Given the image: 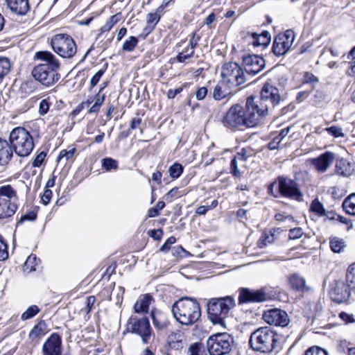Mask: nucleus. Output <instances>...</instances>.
Here are the masks:
<instances>
[{
    "label": "nucleus",
    "mask_w": 355,
    "mask_h": 355,
    "mask_svg": "<svg viewBox=\"0 0 355 355\" xmlns=\"http://www.w3.org/2000/svg\"><path fill=\"white\" fill-rule=\"evenodd\" d=\"M35 58L43 62L36 65L33 71V78L46 87H50L57 83L60 78L58 70L60 62L55 56L49 51H38Z\"/></svg>",
    "instance_id": "obj_1"
},
{
    "label": "nucleus",
    "mask_w": 355,
    "mask_h": 355,
    "mask_svg": "<svg viewBox=\"0 0 355 355\" xmlns=\"http://www.w3.org/2000/svg\"><path fill=\"white\" fill-rule=\"evenodd\" d=\"M171 311L175 320L186 326L196 323L201 315L199 303L196 299L188 297L175 301L172 305Z\"/></svg>",
    "instance_id": "obj_2"
},
{
    "label": "nucleus",
    "mask_w": 355,
    "mask_h": 355,
    "mask_svg": "<svg viewBox=\"0 0 355 355\" xmlns=\"http://www.w3.org/2000/svg\"><path fill=\"white\" fill-rule=\"evenodd\" d=\"M235 306L236 301L230 296L211 298L207 304L208 318L212 323L225 327V320L232 316L231 311Z\"/></svg>",
    "instance_id": "obj_3"
},
{
    "label": "nucleus",
    "mask_w": 355,
    "mask_h": 355,
    "mask_svg": "<svg viewBox=\"0 0 355 355\" xmlns=\"http://www.w3.org/2000/svg\"><path fill=\"white\" fill-rule=\"evenodd\" d=\"M277 337V333L270 328L261 327L251 334L249 344L254 351L270 353L276 347Z\"/></svg>",
    "instance_id": "obj_4"
},
{
    "label": "nucleus",
    "mask_w": 355,
    "mask_h": 355,
    "mask_svg": "<svg viewBox=\"0 0 355 355\" xmlns=\"http://www.w3.org/2000/svg\"><path fill=\"white\" fill-rule=\"evenodd\" d=\"M9 140L12 150L19 157L28 156L34 148L33 138L24 128H14L10 134Z\"/></svg>",
    "instance_id": "obj_5"
},
{
    "label": "nucleus",
    "mask_w": 355,
    "mask_h": 355,
    "mask_svg": "<svg viewBox=\"0 0 355 355\" xmlns=\"http://www.w3.org/2000/svg\"><path fill=\"white\" fill-rule=\"evenodd\" d=\"M221 122L225 127L232 130H243L252 128L245 107L239 104L232 105L228 110Z\"/></svg>",
    "instance_id": "obj_6"
},
{
    "label": "nucleus",
    "mask_w": 355,
    "mask_h": 355,
    "mask_svg": "<svg viewBox=\"0 0 355 355\" xmlns=\"http://www.w3.org/2000/svg\"><path fill=\"white\" fill-rule=\"evenodd\" d=\"M244 107L252 128L259 125L270 110L269 103H263L253 96L247 98Z\"/></svg>",
    "instance_id": "obj_7"
},
{
    "label": "nucleus",
    "mask_w": 355,
    "mask_h": 355,
    "mask_svg": "<svg viewBox=\"0 0 355 355\" xmlns=\"http://www.w3.org/2000/svg\"><path fill=\"white\" fill-rule=\"evenodd\" d=\"M17 191L10 185L0 187V219L12 216L17 209Z\"/></svg>",
    "instance_id": "obj_8"
},
{
    "label": "nucleus",
    "mask_w": 355,
    "mask_h": 355,
    "mask_svg": "<svg viewBox=\"0 0 355 355\" xmlns=\"http://www.w3.org/2000/svg\"><path fill=\"white\" fill-rule=\"evenodd\" d=\"M51 45L53 51L64 58H71L77 52L75 41L67 34L55 35L51 39Z\"/></svg>",
    "instance_id": "obj_9"
},
{
    "label": "nucleus",
    "mask_w": 355,
    "mask_h": 355,
    "mask_svg": "<svg viewBox=\"0 0 355 355\" xmlns=\"http://www.w3.org/2000/svg\"><path fill=\"white\" fill-rule=\"evenodd\" d=\"M233 338L227 333L213 334L207 340V348L210 355H225L232 349Z\"/></svg>",
    "instance_id": "obj_10"
},
{
    "label": "nucleus",
    "mask_w": 355,
    "mask_h": 355,
    "mask_svg": "<svg viewBox=\"0 0 355 355\" xmlns=\"http://www.w3.org/2000/svg\"><path fill=\"white\" fill-rule=\"evenodd\" d=\"M127 330L139 336L144 344L148 343L153 337V329L148 319L146 317L138 318L135 315H132L127 323Z\"/></svg>",
    "instance_id": "obj_11"
},
{
    "label": "nucleus",
    "mask_w": 355,
    "mask_h": 355,
    "mask_svg": "<svg viewBox=\"0 0 355 355\" xmlns=\"http://www.w3.org/2000/svg\"><path fill=\"white\" fill-rule=\"evenodd\" d=\"M221 77L230 88H236L245 82L244 72L236 62L224 64L221 69Z\"/></svg>",
    "instance_id": "obj_12"
},
{
    "label": "nucleus",
    "mask_w": 355,
    "mask_h": 355,
    "mask_svg": "<svg viewBox=\"0 0 355 355\" xmlns=\"http://www.w3.org/2000/svg\"><path fill=\"white\" fill-rule=\"evenodd\" d=\"M285 198L301 201L302 194L300 190L298 184L289 178L279 177L277 180V191Z\"/></svg>",
    "instance_id": "obj_13"
},
{
    "label": "nucleus",
    "mask_w": 355,
    "mask_h": 355,
    "mask_svg": "<svg viewBox=\"0 0 355 355\" xmlns=\"http://www.w3.org/2000/svg\"><path fill=\"white\" fill-rule=\"evenodd\" d=\"M295 40V33L292 30H287L278 34L274 40L272 52L276 56L285 55L292 46Z\"/></svg>",
    "instance_id": "obj_14"
},
{
    "label": "nucleus",
    "mask_w": 355,
    "mask_h": 355,
    "mask_svg": "<svg viewBox=\"0 0 355 355\" xmlns=\"http://www.w3.org/2000/svg\"><path fill=\"white\" fill-rule=\"evenodd\" d=\"M263 319L266 323L275 326L286 327L290 322L287 313L279 309L265 311Z\"/></svg>",
    "instance_id": "obj_15"
},
{
    "label": "nucleus",
    "mask_w": 355,
    "mask_h": 355,
    "mask_svg": "<svg viewBox=\"0 0 355 355\" xmlns=\"http://www.w3.org/2000/svg\"><path fill=\"white\" fill-rule=\"evenodd\" d=\"M258 99L263 103H269L271 110L279 103L281 96L277 87L267 83L263 86Z\"/></svg>",
    "instance_id": "obj_16"
},
{
    "label": "nucleus",
    "mask_w": 355,
    "mask_h": 355,
    "mask_svg": "<svg viewBox=\"0 0 355 355\" xmlns=\"http://www.w3.org/2000/svg\"><path fill=\"white\" fill-rule=\"evenodd\" d=\"M243 64L247 73L256 75L264 69L266 62L259 55H248L243 58Z\"/></svg>",
    "instance_id": "obj_17"
},
{
    "label": "nucleus",
    "mask_w": 355,
    "mask_h": 355,
    "mask_svg": "<svg viewBox=\"0 0 355 355\" xmlns=\"http://www.w3.org/2000/svg\"><path fill=\"white\" fill-rule=\"evenodd\" d=\"M266 288H263L259 290H250L243 288L239 295L240 302H261L267 300L269 297L266 291Z\"/></svg>",
    "instance_id": "obj_18"
},
{
    "label": "nucleus",
    "mask_w": 355,
    "mask_h": 355,
    "mask_svg": "<svg viewBox=\"0 0 355 355\" xmlns=\"http://www.w3.org/2000/svg\"><path fill=\"white\" fill-rule=\"evenodd\" d=\"M43 355H62V338L56 333L52 334L42 346Z\"/></svg>",
    "instance_id": "obj_19"
},
{
    "label": "nucleus",
    "mask_w": 355,
    "mask_h": 355,
    "mask_svg": "<svg viewBox=\"0 0 355 355\" xmlns=\"http://www.w3.org/2000/svg\"><path fill=\"white\" fill-rule=\"evenodd\" d=\"M332 158V153L326 152L316 158L309 159V162L316 171L324 173L329 167Z\"/></svg>",
    "instance_id": "obj_20"
},
{
    "label": "nucleus",
    "mask_w": 355,
    "mask_h": 355,
    "mask_svg": "<svg viewBox=\"0 0 355 355\" xmlns=\"http://www.w3.org/2000/svg\"><path fill=\"white\" fill-rule=\"evenodd\" d=\"M10 10L18 15H26L30 9L28 0H6Z\"/></svg>",
    "instance_id": "obj_21"
},
{
    "label": "nucleus",
    "mask_w": 355,
    "mask_h": 355,
    "mask_svg": "<svg viewBox=\"0 0 355 355\" xmlns=\"http://www.w3.org/2000/svg\"><path fill=\"white\" fill-rule=\"evenodd\" d=\"M12 155L13 150L11 144L6 140L0 138V165L8 164L12 157Z\"/></svg>",
    "instance_id": "obj_22"
},
{
    "label": "nucleus",
    "mask_w": 355,
    "mask_h": 355,
    "mask_svg": "<svg viewBox=\"0 0 355 355\" xmlns=\"http://www.w3.org/2000/svg\"><path fill=\"white\" fill-rule=\"evenodd\" d=\"M153 300V297L150 294L141 295L134 306L135 313H139L147 312Z\"/></svg>",
    "instance_id": "obj_23"
},
{
    "label": "nucleus",
    "mask_w": 355,
    "mask_h": 355,
    "mask_svg": "<svg viewBox=\"0 0 355 355\" xmlns=\"http://www.w3.org/2000/svg\"><path fill=\"white\" fill-rule=\"evenodd\" d=\"M350 295L349 288L343 283L334 288V302L340 304L346 302Z\"/></svg>",
    "instance_id": "obj_24"
},
{
    "label": "nucleus",
    "mask_w": 355,
    "mask_h": 355,
    "mask_svg": "<svg viewBox=\"0 0 355 355\" xmlns=\"http://www.w3.org/2000/svg\"><path fill=\"white\" fill-rule=\"evenodd\" d=\"M232 88H230L228 87L227 83H225L224 81L222 80L214 87L213 92V98L217 101L225 98L229 95L232 94Z\"/></svg>",
    "instance_id": "obj_25"
},
{
    "label": "nucleus",
    "mask_w": 355,
    "mask_h": 355,
    "mask_svg": "<svg viewBox=\"0 0 355 355\" xmlns=\"http://www.w3.org/2000/svg\"><path fill=\"white\" fill-rule=\"evenodd\" d=\"M336 173L340 175L347 177L350 175L353 171V165L345 159H337L336 164Z\"/></svg>",
    "instance_id": "obj_26"
},
{
    "label": "nucleus",
    "mask_w": 355,
    "mask_h": 355,
    "mask_svg": "<svg viewBox=\"0 0 355 355\" xmlns=\"http://www.w3.org/2000/svg\"><path fill=\"white\" fill-rule=\"evenodd\" d=\"M252 41L251 42L254 46H266L270 42V35L268 31H263L261 34L253 33L252 34Z\"/></svg>",
    "instance_id": "obj_27"
},
{
    "label": "nucleus",
    "mask_w": 355,
    "mask_h": 355,
    "mask_svg": "<svg viewBox=\"0 0 355 355\" xmlns=\"http://www.w3.org/2000/svg\"><path fill=\"white\" fill-rule=\"evenodd\" d=\"M342 206L347 214L355 216V193L345 198Z\"/></svg>",
    "instance_id": "obj_28"
},
{
    "label": "nucleus",
    "mask_w": 355,
    "mask_h": 355,
    "mask_svg": "<svg viewBox=\"0 0 355 355\" xmlns=\"http://www.w3.org/2000/svg\"><path fill=\"white\" fill-rule=\"evenodd\" d=\"M195 51L191 48H185L181 52H180L175 60L179 63H188L189 60L193 56Z\"/></svg>",
    "instance_id": "obj_29"
},
{
    "label": "nucleus",
    "mask_w": 355,
    "mask_h": 355,
    "mask_svg": "<svg viewBox=\"0 0 355 355\" xmlns=\"http://www.w3.org/2000/svg\"><path fill=\"white\" fill-rule=\"evenodd\" d=\"M121 17L122 16L120 12L111 16L105 24L101 28V33L110 31L112 28L121 19Z\"/></svg>",
    "instance_id": "obj_30"
},
{
    "label": "nucleus",
    "mask_w": 355,
    "mask_h": 355,
    "mask_svg": "<svg viewBox=\"0 0 355 355\" xmlns=\"http://www.w3.org/2000/svg\"><path fill=\"white\" fill-rule=\"evenodd\" d=\"M11 69L10 59L6 57H0V83L8 74Z\"/></svg>",
    "instance_id": "obj_31"
},
{
    "label": "nucleus",
    "mask_w": 355,
    "mask_h": 355,
    "mask_svg": "<svg viewBox=\"0 0 355 355\" xmlns=\"http://www.w3.org/2000/svg\"><path fill=\"white\" fill-rule=\"evenodd\" d=\"M150 317L153 320V325L157 329L161 330L166 327V321L163 319L161 313L152 311Z\"/></svg>",
    "instance_id": "obj_32"
},
{
    "label": "nucleus",
    "mask_w": 355,
    "mask_h": 355,
    "mask_svg": "<svg viewBox=\"0 0 355 355\" xmlns=\"http://www.w3.org/2000/svg\"><path fill=\"white\" fill-rule=\"evenodd\" d=\"M39 262L40 260L37 259L36 255L31 254L24 263V270L28 272L35 270V266Z\"/></svg>",
    "instance_id": "obj_33"
},
{
    "label": "nucleus",
    "mask_w": 355,
    "mask_h": 355,
    "mask_svg": "<svg viewBox=\"0 0 355 355\" xmlns=\"http://www.w3.org/2000/svg\"><path fill=\"white\" fill-rule=\"evenodd\" d=\"M101 167L106 172L116 170L118 168V162L112 158L106 157L101 160Z\"/></svg>",
    "instance_id": "obj_34"
},
{
    "label": "nucleus",
    "mask_w": 355,
    "mask_h": 355,
    "mask_svg": "<svg viewBox=\"0 0 355 355\" xmlns=\"http://www.w3.org/2000/svg\"><path fill=\"white\" fill-rule=\"evenodd\" d=\"M310 211L315 213L318 216H323L326 214L322 204L318 199H315L312 201L310 206Z\"/></svg>",
    "instance_id": "obj_35"
},
{
    "label": "nucleus",
    "mask_w": 355,
    "mask_h": 355,
    "mask_svg": "<svg viewBox=\"0 0 355 355\" xmlns=\"http://www.w3.org/2000/svg\"><path fill=\"white\" fill-rule=\"evenodd\" d=\"M138 42H139V40L136 37L130 36L124 42L123 46H122V49L124 51L132 52L134 51V49L137 46Z\"/></svg>",
    "instance_id": "obj_36"
},
{
    "label": "nucleus",
    "mask_w": 355,
    "mask_h": 355,
    "mask_svg": "<svg viewBox=\"0 0 355 355\" xmlns=\"http://www.w3.org/2000/svg\"><path fill=\"white\" fill-rule=\"evenodd\" d=\"M290 283L297 290L304 291L305 288V279L297 275H294L290 278Z\"/></svg>",
    "instance_id": "obj_37"
},
{
    "label": "nucleus",
    "mask_w": 355,
    "mask_h": 355,
    "mask_svg": "<svg viewBox=\"0 0 355 355\" xmlns=\"http://www.w3.org/2000/svg\"><path fill=\"white\" fill-rule=\"evenodd\" d=\"M345 277L349 286H354V291L355 293V262L349 266Z\"/></svg>",
    "instance_id": "obj_38"
},
{
    "label": "nucleus",
    "mask_w": 355,
    "mask_h": 355,
    "mask_svg": "<svg viewBox=\"0 0 355 355\" xmlns=\"http://www.w3.org/2000/svg\"><path fill=\"white\" fill-rule=\"evenodd\" d=\"M40 311V309L36 305H32L29 306L25 312H24L21 316V320H26L32 318L37 315Z\"/></svg>",
    "instance_id": "obj_39"
},
{
    "label": "nucleus",
    "mask_w": 355,
    "mask_h": 355,
    "mask_svg": "<svg viewBox=\"0 0 355 355\" xmlns=\"http://www.w3.org/2000/svg\"><path fill=\"white\" fill-rule=\"evenodd\" d=\"M44 329L40 324L35 325L29 333V338L32 340L39 339L44 335Z\"/></svg>",
    "instance_id": "obj_40"
},
{
    "label": "nucleus",
    "mask_w": 355,
    "mask_h": 355,
    "mask_svg": "<svg viewBox=\"0 0 355 355\" xmlns=\"http://www.w3.org/2000/svg\"><path fill=\"white\" fill-rule=\"evenodd\" d=\"M104 100H105V94L101 95V94H99V93H98L95 97V102H94V105L90 107L88 112L89 113L97 112L99 110L101 105L104 102Z\"/></svg>",
    "instance_id": "obj_41"
},
{
    "label": "nucleus",
    "mask_w": 355,
    "mask_h": 355,
    "mask_svg": "<svg viewBox=\"0 0 355 355\" xmlns=\"http://www.w3.org/2000/svg\"><path fill=\"white\" fill-rule=\"evenodd\" d=\"M182 171V166L178 163L173 164L172 166H170L168 169L169 175L173 179L179 178L181 175Z\"/></svg>",
    "instance_id": "obj_42"
},
{
    "label": "nucleus",
    "mask_w": 355,
    "mask_h": 355,
    "mask_svg": "<svg viewBox=\"0 0 355 355\" xmlns=\"http://www.w3.org/2000/svg\"><path fill=\"white\" fill-rule=\"evenodd\" d=\"M8 257V245L3 239L0 236V261H6Z\"/></svg>",
    "instance_id": "obj_43"
},
{
    "label": "nucleus",
    "mask_w": 355,
    "mask_h": 355,
    "mask_svg": "<svg viewBox=\"0 0 355 355\" xmlns=\"http://www.w3.org/2000/svg\"><path fill=\"white\" fill-rule=\"evenodd\" d=\"M347 247L346 241L343 239H334V253L344 252Z\"/></svg>",
    "instance_id": "obj_44"
},
{
    "label": "nucleus",
    "mask_w": 355,
    "mask_h": 355,
    "mask_svg": "<svg viewBox=\"0 0 355 355\" xmlns=\"http://www.w3.org/2000/svg\"><path fill=\"white\" fill-rule=\"evenodd\" d=\"M237 159L243 160V157L240 155L232 159L230 163V169L232 174L234 177H239L241 175V173L238 168Z\"/></svg>",
    "instance_id": "obj_45"
},
{
    "label": "nucleus",
    "mask_w": 355,
    "mask_h": 355,
    "mask_svg": "<svg viewBox=\"0 0 355 355\" xmlns=\"http://www.w3.org/2000/svg\"><path fill=\"white\" fill-rule=\"evenodd\" d=\"M75 152V148L62 150L60 152L58 159V160H61L62 159H65V160H69V159L73 157Z\"/></svg>",
    "instance_id": "obj_46"
},
{
    "label": "nucleus",
    "mask_w": 355,
    "mask_h": 355,
    "mask_svg": "<svg viewBox=\"0 0 355 355\" xmlns=\"http://www.w3.org/2000/svg\"><path fill=\"white\" fill-rule=\"evenodd\" d=\"M51 103L49 102V98H45L42 100L39 104V110L38 112L40 115L44 116L46 114L49 110Z\"/></svg>",
    "instance_id": "obj_47"
},
{
    "label": "nucleus",
    "mask_w": 355,
    "mask_h": 355,
    "mask_svg": "<svg viewBox=\"0 0 355 355\" xmlns=\"http://www.w3.org/2000/svg\"><path fill=\"white\" fill-rule=\"evenodd\" d=\"M335 220L338 221L336 225H340V224L345 225V229L347 230H349L352 227V221L349 218H347L345 216H342L340 215H336V216H334V221Z\"/></svg>",
    "instance_id": "obj_48"
},
{
    "label": "nucleus",
    "mask_w": 355,
    "mask_h": 355,
    "mask_svg": "<svg viewBox=\"0 0 355 355\" xmlns=\"http://www.w3.org/2000/svg\"><path fill=\"white\" fill-rule=\"evenodd\" d=\"M305 355H328V354L326 350L318 346H313L305 352Z\"/></svg>",
    "instance_id": "obj_49"
},
{
    "label": "nucleus",
    "mask_w": 355,
    "mask_h": 355,
    "mask_svg": "<svg viewBox=\"0 0 355 355\" xmlns=\"http://www.w3.org/2000/svg\"><path fill=\"white\" fill-rule=\"evenodd\" d=\"M188 355H206L201 351L200 344L194 343L189 348Z\"/></svg>",
    "instance_id": "obj_50"
},
{
    "label": "nucleus",
    "mask_w": 355,
    "mask_h": 355,
    "mask_svg": "<svg viewBox=\"0 0 355 355\" xmlns=\"http://www.w3.org/2000/svg\"><path fill=\"white\" fill-rule=\"evenodd\" d=\"M37 218V214L35 211H29L22 215L19 220L17 224H21L24 221H33Z\"/></svg>",
    "instance_id": "obj_51"
},
{
    "label": "nucleus",
    "mask_w": 355,
    "mask_h": 355,
    "mask_svg": "<svg viewBox=\"0 0 355 355\" xmlns=\"http://www.w3.org/2000/svg\"><path fill=\"white\" fill-rule=\"evenodd\" d=\"M183 339L184 336L180 331L172 332L168 336L167 343L177 341L182 342L183 341Z\"/></svg>",
    "instance_id": "obj_52"
},
{
    "label": "nucleus",
    "mask_w": 355,
    "mask_h": 355,
    "mask_svg": "<svg viewBox=\"0 0 355 355\" xmlns=\"http://www.w3.org/2000/svg\"><path fill=\"white\" fill-rule=\"evenodd\" d=\"M176 239L174 236L169 237L166 242L161 246L159 251L167 252L170 249V246L175 243Z\"/></svg>",
    "instance_id": "obj_53"
},
{
    "label": "nucleus",
    "mask_w": 355,
    "mask_h": 355,
    "mask_svg": "<svg viewBox=\"0 0 355 355\" xmlns=\"http://www.w3.org/2000/svg\"><path fill=\"white\" fill-rule=\"evenodd\" d=\"M104 72V70L101 69L94 75V76L90 80L91 88H93L94 86L96 85V84L98 83L101 78L103 75Z\"/></svg>",
    "instance_id": "obj_54"
},
{
    "label": "nucleus",
    "mask_w": 355,
    "mask_h": 355,
    "mask_svg": "<svg viewBox=\"0 0 355 355\" xmlns=\"http://www.w3.org/2000/svg\"><path fill=\"white\" fill-rule=\"evenodd\" d=\"M302 234L303 232L301 228H293L289 232V238L291 239H297L301 237Z\"/></svg>",
    "instance_id": "obj_55"
},
{
    "label": "nucleus",
    "mask_w": 355,
    "mask_h": 355,
    "mask_svg": "<svg viewBox=\"0 0 355 355\" xmlns=\"http://www.w3.org/2000/svg\"><path fill=\"white\" fill-rule=\"evenodd\" d=\"M52 198V191L49 189H46L44 191L41 199L44 205H46L49 203Z\"/></svg>",
    "instance_id": "obj_56"
},
{
    "label": "nucleus",
    "mask_w": 355,
    "mask_h": 355,
    "mask_svg": "<svg viewBox=\"0 0 355 355\" xmlns=\"http://www.w3.org/2000/svg\"><path fill=\"white\" fill-rule=\"evenodd\" d=\"M200 40V37L199 36H196V33H193L191 35V37H190V39H189V44L187 46L188 48H191V49H193L195 51V48L196 47L197 44H198V42Z\"/></svg>",
    "instance_id": "obj_57"
},
{
    "label": "nucleus",
    "mask_w": 355,
    "mask_h": 355,
    "mask_svg": "<svg viewBox=\"0 0 355 355\" xmlns=\"http://www.w3.org/2000/svg\"><path fill=\"white\" fill-rule=\"evenodd\" d=\"M46 157V153H44V152H41L35 158V159L33 160V166L34 167H39L41 166V164H42L44 158Z\"/></svg>",
    "instance_id": "obj_58"
},
{
    "label": "nucleus",
    "mask_w": 355,
    "mask_h": 355,
    "mask_svg": "<svg viewBox=\"0 0 355 355\" xmlns=\"http://www.w3.org/2000/svg\"><path fill=\"white\" fill-rule=\"evenodd\" d=\"M318 78L312 73L306 72L304 76V83L314 84L318 83Z\"/></svg>",
    "instance_id": "obj_59"
},
{
    "label": "nucleus",
    "mask_w": 355,
    "mask_h": 355,
    "mask_svg": "<svg viewBox=\"0 0 355 355\" xmlns=\"http://www.w3.org/2000/svg\"><path fill=\"white\" fill-rule=\"evenodd\" d=\"M273 241V235L272 234H265L261 237L259 241V247H263V245H266L268 243H270Z\"/></svg>",
    "instance_id": "obj_60"
},
{
    "label": "nucleus",
    "mask_w": 355,
    "mask_h": 355,
    "mask_svg": "<svg viewBox=\"0 0 355 355\" xmlns=\"http://www.w3.org/2000/svg\"><path fill=\"white\" fill-rule=\"evenodd\" d=\"M207 94V89L205 87H202L197 90L196 93V97L198 100L201 101L205 98Z\"/></svg>",
    "instance_id": "obj_61"
},
{
    "label": "nucleus",
    "mask_w": 355,
    "mask_h": 355,
    "mask_svg": "<svg viewBox=\"0 0 355 355\" xmlns=\"http://www.w3.org/2000/svg\"><path fill=\"white\" fill-rule=\"evenodd\" d=\"M339 317L346 323H352L355 322V319L353 318L352 315H349L345 312H341L339 314Z\"/></svg>",
    "instance_id": "obj_62"
},
{
    "label": "nucleus",
    "mask_w": 355,
    "mask_h": 355,
    "mask_svg": "<svg viewBox=\"0 0 355 355\" xmlns=\"http://www.w3.org/2000/svg\"><path fill=\"white\" fill-rule=\"evenodd\" d=\"M275 218L276 220L279 221V222H283L285 220H288L290 222L293 221V218L291 216L284 215V214H282V213L277 214L275 215Z\"/></svg>",
    "instance_id": "obj_63"
},
{
    "label": "nucleus",
    "mask_w": 355,
    "mask_h": 355,
    "mask_svg": "<svg viewBox=\"0 0 355 355\" xmlns=\"http://www.w3.org/2000/svg\"><path fill=\"white\" fill-rule=\"evenodd\" d=\"M184 86H181L175 89H169L167 92V97L168 98H174L178 94H180L183 90Z\"/></svg>",
    "instance_id": "obj_64"
}]
</instances>
